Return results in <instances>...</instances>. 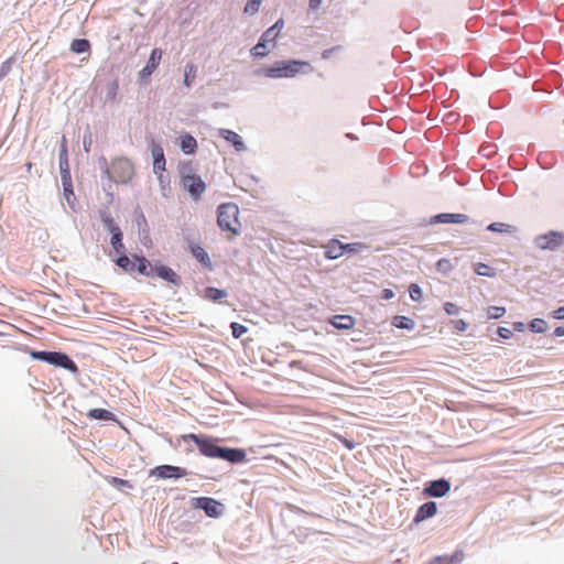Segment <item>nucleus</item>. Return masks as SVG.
Listing matches in <instances>:
<instances>
[{
    "label": "nucleus",
    "mask_w": 564,
    "mask_h": 564,
    "mask_svg": "<svg viewBox=\"0 0 564 564\" xmlns=\"http://www.w3.org/2000/svg\"><path fill=\"white\" fill-rule=\"evenodd\" d=\"M239 208L234 203L221 204L218 207L217 221L223 230L228 231L232 236L238 235L241 231V223L238 218Z\"/></svg>",
    "instance_id": "nucleus-1"
},
{
    "label": "nucleus",
    "mask_w": 564,
    "mask_h": 564,
    "mask_svg": "<svg viewBox=\"0 0 564 564\" xmlns=\"http://www.w3.org/2000/svg\"><path fill=\"white\" fill-rule=\"evenodd\" d=\"M180 185L195 202L199 200L206 191L205 182L199 175L195 174L191 167L182 169Z\"/></svg>",
    "instance_id": "nucleus-2"
},
{
    "label": "nucleus",
    "mask_w": 564,
    "mask_h": 564,
    "mask_svg": "<svg viewBox=\"0 0 564 564\" xmlns=\"http://www.w3.org/2000/svg\"><path fill=\"white\" fill-rule=\"evenodd\" d=\"M304 65H306V63L299 61L280 62L272 67L264 68L263 74L267 77L273 78L292 77L297 74Z\"/></svg>",
    "instance_id": "nucleus-3"
},
{
    "label": "nucleus",
    "mask_w": 564,
    "mask_h": 564,
    "mask_svg": "<svg viewBox=\"0 0 564 564\" xmlns=\"http://www.w3.org/2000/svg\"><path fill=\"white\" fill-rule=\"evenodd\" d=\"M133 166L128 160H116L109 169V176L116 183H127L133 176Z\"/></svg>",
    "instance_id": "nucleus-4"
},
{
    "label": "nucleus",
    "mask_w": 564,
    "mask_h": 564,
    "mask_svg": "<svg viewBox=\"0 0 564 564\" xmlns=\"http://www.w3.org/2000/svg\"><path fill=\"white\" fill-rule=\"evenodd\" d=\"M183 440L184 441L192 440L196 444L197 448L199 449V452L203 455L210 457V458H216L217 452L219 448L216 440H214L212 437H207V436L193 434V433L184 435Z\"/></svg>",
    "instance_id": "nucleus-5"
},
{
    "label": "nucleus",
    "mask_w": 564,
    "mask_h": 564,
    "mask_svg": "<svg viewBox=\"0 0 564 564\" xmlns=\"http://www.w3.org/2000/svg\"><path fill=\"white\" fill-rule=\"evenodd\" d=\"M564 242V235L558 231H549L535 238V245L542 250H555Z\"/></svg>",
    "instance_id": "nucleus-6"
},
{
    "label": "nucleus",
    "mask_w": 564,
    "mask_h": 564,
    "mask_svg": "<svg viewBox=\"0 0 564 564\" xmlns=\"http://www.w3.org/2000/svg\"><path fill=\"white\" fill-rule=\"evenodd\" d=\"M192 506L196 509H202L208 517L217 518L221 513V505L208 497H198L192 499Z\"/></svg>",
    "instance_id": "nucleus-7"
},
{
    "label": "nucleus",
    "mask_w": 564,
    "mask_h": 564,
    "mask_svg": "<svg viewBox=\"0 0 564 564\" xmlns=\"http://www.w3.org/2000/svg\"><path fill=\"white\" fill-rule=\"evenodd\" d=\"M151 475L161 479L167 478H181L187 475L186 469L172 466V465H160L151 470Z\"/></svg>",
    "instance_id": "nucleus-8"
},
{
    "label": "nucleus",
    "mask_w": 564,
    "mask_h": 564,
    "mask_svg": "<svg viewBox=\"0 0 564 564\" xmlns=\"http://www.w3.org/2000/svg\"><path fill=\"white\" fill-rule=\"evenodd\" d=\"M451 490V484L446 479H438L431 481L424 488V495L427 497L441 498L447 495Z\"/></svg>",
    "instance_id": "nucleus-9"
},
{
    "label": "nucleus",
    "mask_w": 564,
    "mask_h": 564,
    "mask_svg": "<svg viewBox=\"0 0 564 564\" xmlns=\"http://www.w3.org/2000/svg\"><path fill=\"white\" fill-rule=\"evenodd\" d=\"M50 364L66 369L73 373L78 372L77 365L64 352L54 351Z\"/></svg>",
    "instance_id": "nucleus-10"
},
{
    "label": "nucleus",
    "mask_w": 564,
    "mask_h": 564,
    "mask_svg": "<svg viewBox=\"0 0 564 564\" xmlns=\"http://www.w3.org/2000/svg\"><path fill=\"white\" fill-rule=\"evenodd\" d=\"M161 58L162 51L160 48L152 50L147 65L139 73L140 77L142 79L148 78L158 68Z\"/></svg>",
    "instance_id": "nucleus-11"
},
{
    "label": "nucleus",
    "mask_w": 564,
    "mask_h": 564,
    "mask_svg": "<svg viewBox=\"0 0 564 564\" xmlns=\"http://www.w3.org/2000/svg\"><path fill=\"white\" fill-rule=\"evenodd\" d=\"M325 252V258L329 260L338 259L344 254V243L340 242L338 239H330L323 246Z\"/></svg>",
    "instance_id": "nucleus-12"
},
{
    "label": "nucleus",
    "mask_w": 564,
    "mask_h": 564,
    "mask_svg": "<svg viewBox=\"0 0 564 564\" xmlns=\"http://www.w3.org/2000/svg\"><path fill=\"white\" fill-rule=\"evenodd\" d=\"M216 458H220L230 463H240L245 459V452L219 446Z\"/></svg>",
    "instance_id": "nucleus-13"
},
{
    "label": "nucleus",
    "mask_w": 564,
    "mask_h": 564,
    "mask_svg": "<svg viewBox=\"0 0 564 564\" xmlns=\"http://www.w3.org/2000/svg\"><path fill=\"white\" fill-rule=\"evenodd\" d=\"M437 512V506L434 501L423 503L416 511L413 521L420 523L429 518H432Z\"/></svg>",
    "instance_id": "nucleus-14"
},
{
    "label": "nucleus",
    "mask_w": 564,
    "mask_h": 564,
    "mask_svg": "<svg viewBox=\"0 0 564 564\" xmlns=\"http://www.w3.org/2000/svg\"><path fill=\"white\" fill-rule=\"evenodd\" d=\"M465 557V554L462 550L455 551L451 555H440L435 556L430 564H460Z\"/></svg>",
    "instance_id": "nucleus-15"
},
{
    "label": "nucleus",
    "mask_w": 564,
    "mask_h": 564,
    "mask_svg": "<svg viewBox=\"0 0 564 564\" xmlns=\"http://www.w3.org/2000/svg\"><path fill=\"white\" fill-rule=\"evenodd\" d=\"M434 220L443 224H465L469 220L465 214H438L434 217Z\"/></svg>",
    "instance_id": "nucleus-16"
},
{
    "label": "nucleus",
    "mask_w": 564,
    "mask_h": 564,
    "mask_svg": "<svg viewBox=\"0 0 564 564\" xmlns=\"http://www.w3.org/2000/svg\"><path fill=\"white\" fill-rule=\"evenodd\" d=\"M154 274L172 284L177 285L180 283L178 275L169 267H165V265L154 267Z\"/></svg>",
    "instance_id": "nucleus-17"
},
{
    "label": "nucleus",
    "mask_w": 564,
    "mask_h": 564,
    "mask_svg": "<svg viewBox=\"0 0 564 564\" xmlns=\"http://www.w3.org/2000/svg\"><path fill=\"white\" fill-rule=\"evenodd\" d=\"M152 156H153V171L154 173H159L160 171H165V158L164 151L159 144H154L152 148Z\"/></svg>",
    "instance_id": "nucleus-18"
},
{
    "label": "nucleus",
    "mask_w": 564,
    "mask_h": 564,
    "mask_svg": "<svg viewBox=\"0 0 564 564\" xmlns=\"http://www.w3.org/2000/svg\"><path fill=\"white\" fill-rule=\"evenodd\" d=\"M329 323L337 329H351L355 326V319L349 315H336Z\"/></svg>",
    "instance_id": "nucleus-19"
},
{
    "label": "nucleus",
    "mask_w": 564,
    "mask_h": 564,
    "mask_svg": "<svg viewBox=\"0 0 564 564\" xmlns=\"http://www.w3.org/2000/svg\"><path fill=\"white\" fill-rule=\"evenodd\" d=\"M133 259L135 260V269L139 271L140 274L147 276L154 275V267L150 263L149 260H147L144 257H139L137 254L133 256Z\"/></svg>",
    "instance_id": "nucleus-20"
},
{
    "label": "nucleus",
    "mask_w": 564,
    "mask_h": 564,
    "mask_svg": "<svg viewBox=\"0 0 564 564\" xmlns=\"http://www.w3.org/2000/svg\"><path fill=\"white\" fill-rule=\"evenodd\" d=\"M191 251H192L193 257L197 261H199L205 268H208V269L212 268V261L209 259V256L203 247L195 245L191 248Z\"/></svg>",
    "instance_id": "nucleus-21"
},
{
    "label": "nucleus",
    "mask_w": 564,
    "mask_h": 564,
    "mask_svg": "<svg viewBox=\"0 0 564 564\" xmlns=\"http://www.w3.org/2000/svg\"><path fill=\"white\" fill-rule=\"evenodd\" d=\"M283 28V21H278L274 25H272L270 29H268L263 35L261 36V41L265 44L274 42L275 37L278 36L279 32Z\"/></svg>",
    "instance_id": "nucleus-22"
},
{
    "label": "nucleus",
    "mask_w": 564,
    "mask_h": 564,
    "mask_svg": "<svg viewBox=\"0 0 564 564\" xmlns=\"http://www.w3.org/2000/svg\"><path fill=\"white\" fill-rule=\"evenodd\" d=\"M111 246L117 253H123L124 245L122 242V232L120 228H115V232L111 234Z\"/></svg>",
    "instance_id": "nucleus-23"
},
{
    "label": "nucleus",
    "mask_w": 564,
    "mask_h": 564,
    "mask_svg": "<svg viewBox=\"0 0 564 564\" xmlns=\"http://www.w3.org/2000/svg\"><path fill=\"white\" fill-rule=\"evenodd\" d=\"M392 325L400 329H413L414 328V322L402 315H397L392 319Z\"/></svg>",
    "instance_id": "nucleus-24"
},
{
    "label": "nucleus",
    "mask_w": 564,
    "mask_h": 564,
    "mask_svg": "<svg viewBox=\"0 0 564 564\" xmlns=\"http://www.w3.org/2000/svg\"><path fill=\"white\" fill-rule=\"evenodd\" d=\"M70 50L76 54L85 53L90 50V43L86 39H76L72 42Z\"/></svg>",
    "instance_id": "nucleus-25"
},
{
    "label": "nucleus",
    "mask_w": 564,
    "mask_h": 564,
    "mask_svg": "<svg viewBox=\"0 0 564 564\" xmlns=\"http://www.w3.org/2000/svg\"><path fill=\"white\" fill-rule=\"evenodd\" d=\"M474 270L478 275H481V276H487V278L496 276V270L494 268H491L490 265L482 263V262L475 263Z\"/></svg>",
    "instance_id": "nucleus-26"
},
{
    "label": "nucleus",
    "mask_w": 564,
    "mask_h": 564,
    "mask_svg": "<svg viewBox=\"0 0 564 564\" xmlns=\"http://www.w3.org/2000/svg\"><path fill=\"white\" fill-rule=\"evenodd\" d=\"M117 265L126 272H133L135 270V260L130 259L127 256H120L117 261Z\"/></svg>",
    "instance_id": "nucleus-27"
},
{
    "label": "nucleus",
    "mask_w": 564,
    "mask_h": 564,
    "mask_svg": "<svg viewBox=\"0 0 564 564\" xmlns=\"http://www.w3.org/2000/svg\"><path fill=\"white\" fill-rule=\"evenodd\" d=\"M487 229L494 232L510 234L514 228L505 223H492L487 227Z\"/></svg>",
    "instance_id": "nucleus-28"
},
{
    "label": "nucleus",
    "mask_w": 564,
    "mask_h": 564,
    "mask_svg": "<svg viewBox=\"0 0 564 564\" xmlns=\"http://www.w3.org/2000/svg\"><path fill=\"white\" fill-rule=\"evenodd\" d=\"M88 416L96 420H111L113 417V414L110 411H107L105 409H94L90 410L88 413Z\"/></svg>",
    "instance_id": "nucleus-29"
},
{
    "label": "nucleus",
    "mask_w": 564,
    "mask_h": 564,
    "mask_svg": "<svg viewBox=\"0 0 564 564\" xmlns=\"http://www.w3.org/2000/svg\"><path fill=\"white\" fill-rule=\"evenodd\" d=\"M225 296H226V292L224 290H219L217 288H207L205 290V297L210 301L216 302V301L221 300Z\"/></svg>",
    "instance_id": "nucleus-30"
},
{
    "label": "nucleus",
    "mask_w": 564,
    "mask_h": 564,
    "mask_svg": "<svg viewBox=\"0 0 564 564\" xmlns=\"http://www.w3.org/2000/svg\"><path fill=\"white\" fill-rule=\"evenodd\" d=\"M196 76V67L189 63L185 67L184 84L189 87Z\"/></svg>",
    "instance_id": "nucleus-31"
},
{
    "label": "nucleus",
    "mask_w": 564,
    "mask_h": 564,
    "mask_svg": "<svg viewBox=\"0 0 564 564\" xmlns=\"http://www.w3.org/2000/svg\"><path fill=\"white\" fill-rule=\"evenodd\" d=\"M344 254L359 253L365 249L361 242L344 243Z\"/></svg>",
    "instance_id": "nucleus-32"
},
{
    "label": "nucleus",
    "mask_w": 564,
    "mask_h": 564,
    "mask_svg": "<svg viewBox=\"0 0 564 564\" xmlns=\"http://www.w3.org/2000/svg\"><path fill=\"white\" fill-rule=\"evenodd\" d=\"M506 314V308L502 306H489L487 308V315L490 319H498Z\"/></svg>",
    "instance_id": "nucleus-33"
},
{
    "label": "nucleus",
    "mask_w": 564,
    "mask_h": 564,
    "mask_svg": "<svg viewBox=\"0 0 564 564\" xmlns=\"http://www.w3.org/2000/svg\"><path fill=\"white\" fill-rule=\"evenodd\" d=\"M53 352L54 351L31 350L29 354H30L31 358H33L35 360H41V361H45V362L50 364Z\"/></svg>",
    "instance_id": "nucleus-34"
},
{
    "label": "nucleus",
    "mask_w": 564,
    "mask_h": 564,
    "mask_svg": "<svg viewBox=\"0 0 564 564\" xmlns=\"http://www.w3.org/2000/svg\"><path fill=\"white\" fill-rule=\"evenodd\" d=\"M59 170H70L69 162H68V155H67V149L66 145L63 144L59 151Z\"/></svg>",
    "instance_id": "nucleus-35"
},
{
    "label": "nucleus",
    "mask_w": 564,
    "mask_h": 564,
    "mask_svg": "<svg viewBox=\"0 0 564 564\" xmlns=\"http://www.w3.org/2000/svg\"><path fill=\"white\" fill-rule=\"evenodd\" d=\"M409 294H410V297H411L412 301H414V302H421L422 301L423 294H422V290L419 286V284L412 283L409 286Z\"/></svg>",
    "instance_id": "nucleus-36"
},
{
    "label": "nucleus",
    "mask_w": 564,
    "mask_h": 564,
    "mask_svg": "<svg viewBox=\"0 0 564 564\" xmlns=\"http://www.w3.org/2000/svg\"><path fill=\"white\" fill-rule=\"evenodd\" d=\"M546 322L542 318H534L531 323H530V329L533 332V333H544L546 330Z\"/></svg>",
    "instance_id": "nucleus-37"
},
{
    "label": "nucleus",
    "mask_w": 564,
    "mask_h": 564,
    "mask_svg": "<svg viewBox=\"0 0 564 564\" xmlns=\"http://www.w3.org/2000/svg\"><path fill=\"white\" fill-rule=\"evenodd\" d=\"M63 189H64V197H65L67 204L69 205V207L72 209L75 210L76 197H75V194H74L73 186L72 187L64 186Z\"/></svg>",
    "instance_id": "nucleus-38"
},
{
    "label": "nucleus",
    "mask_w": 564,
    "mask_h": 564,
    "mask_svg": "<svg viewBox=\"0 0 564 564\" xmlns=\"http://www.w3.org/2000/svg\"><path fill=\"white\" fill-rule=\"evenodd\" d=\"M497 152V147H496V143H486V144H482L479 150H478V153L484 155V156H491L494 154H496Z\"/></svg>",
    "instance_id": "nucleus-39"
},
{
    "label": "nucleus",
    "mask_w": 564,
    "mask_h": 564,
    "mask_svg": "<svg viewBox=\"0 0 564 564\" xmlns=\"http://www.w3.org/2000/svg\"><path fill=\"white\" fill-rule=\"evenodd\" d=\"M165 171H160L158 174L159 183L163 191L170 188V176L169 174H164Z\"/></svg>",
    "instance_id": "nucleus-40"
},
{
    "label": "nucleus",
    "mask_w": 564,
    "mask_h": 564,
    "mask_svg": "<svg viewBox=\"0 0 564 564\" xmlns=\"http://www.w3.org/2000/svg\"><path fill=\"white\" fill-rule=\"evenodd\" d=\"M101 220L104 223V226L109 230L110 234L115 232V228H119L118 225L113 221V219L108 215H104Z\"/></svg>",
    "instance_id": "nucleus-41"
},
{
    "label": "nucleus",
    "mask_w": 564,
    "mask_h": 564,
    "mask_svg": "<svg viewBox=\"0 0 564 564\" xmlns=\"http://www.w3.org/2000/svg\"><path fill=\"white\" fill-rule=\"evenodd\" d=\"M252 54L254 56H264L267 54V44L263 43L261 40L259 43L252 48Z\"/></svg>",
    "instance_id": "nucleus-42"
},
{
    "label": "nucleus",
    "mask_w": 564,
    "mask_h": 564,
    "mask_svg": "<svg viewBox=\"0 0 564 564\" xmlns=\"http://www.w3.org/2000/svg\"><path fill=\"white\" fill-rule=\"evenodd\" d=\"M109 482L112 486H115L116 488H122V487L131 488L132 487L128 480H124V479H121V478H117V477H112L109 480Z\"/></svg>",
    "instance_id": "nucleus-43"
},
{
    "label": "nucleus",
    "mask_w": 564,
    "mask_h": 564,
    "mask_svg": "<svg viewBox=\"0 0 564 564\" xmlns=\"http://www.w3.org/2000/svg\"><path fill=\"white\" fill-rule=\"evenodd\" d=\"M61 180L63 187L68 186L72 187V176H70V170L61 171Z\"/></svg>",
    "instance_id": "nucleus-44"
},
{
    "label": "nucleus",
    "mask_w": 564,
    "mask_h": 564,
    "mask_svg": "<svg viewBox=\"0 0 564 564\" xmlns=\"http://www.w3.org/2000/svg\"><path fill=\"white\" fill-rule=\"evenodd\" d=\"M230 327L232 329V335L236 338H239L246 332V327L238 323H231Z\"/></svg>",
    "instance_id": "nucleus-45"
},
{
    "label": "nucleus",
    "mask_w": 564,
    "mask_h": 564,
    "mask_svg": "<svg viewBox=\"0 0 564 564\" xmlns=\"http://www.w3.org/2000/svg\"><path fill=\"white\" fill-rule=\"evenodd\" d=\"M444 311H445V312H446V314H448V315H456V314H458L459 308H458V306H457L455 303L446 302V303L444 304Z\"/></svg>",
    "instance_id": "nucleus-46"
},
{
    "label": "nucleus",
    "mask_w": 564,
    "mask_h": 564,
    "mask_svg": "<svg viewBox=\"0 0 564 564\" xmlns=\"http://www.w3.org/2000/svg\"><path fill=\"white\" fill-rule=\"evenodd\" d=\"M454 329L457 332H465L468 327V324L464 319H457L453 322Z\"/></svg>",
    "instance_id": "nucleus-47"
},
{
    "label": "nucleus",
    "mask_w": 564,
    "mask_h": 564,
    "mask_svg": "<svg viewBox=\"0 0 564 564\" xmlns=\"http://www.w3.org/2000/svg\"><path fill=\"white\" fill-rule=\"evenodd\" d=\"M182 144V151L185 154H192L195 152L197 143H181Z\"/></svg>",
    "instance_id": "nucleus-48"
},
{
    "label": "nucleus",
    "mask_w": 564,
    "mask_h": 564,
    "mask_svg": "<svg viewBox=\"0 0 564 564\" xmlns=\"http://www.w3.org/2000/svg\"><path fill=\"white\" fill-rule=\"evenodd\" d=\"M118 88H119V85L117 82H113L110 87H109V91H108V96L110 99H115L116 96H117V93H118Z\"/></svg>",
    "instance_id": "nucleus-49"
},
{
    "label": "nucleus",
    "mask_w": 564,
    "mask_h": 564,
    "mask_svg": "<svg viewBox=\"0 0 564 564\" xmlns=\"http://www.w3.org/2000/svg\"><path fill=\"white\" fill-rule=\"evenodd\" d=\"M498 334L500 337L505 338V339H508L511 337L512 335V332L509 329V328H506V327H499L498 328Z\"/></svg>",
    "instance_id": "nucleus-50"
},
{
    "label": "nucleus",
    "mask_w": 564,
    "mask_h": 564,
    "mask_svg": "<svg viewBox=\"0 0 564 564\" xmlns=\"http://www.w3.org/2000/svg\"><path fill=\"white\" fill-rule=\"evenodd\" d=\"M394 296V292L391 289H384L381 293L382 300H391Z\"/></svg>",
    "instance_id": "nucleus-51"
},
{
    "label": "nucleus",
    "mask_w": 564,
    "mask_h": 564,
    "mask_svg": "<svg viewBox=\"0 0 564 564\" xmlns=\"http://www.w3.org/2000/svg\"><path fill=\"white\" fill-rule=\"evenodd\" d=\"M221 137L225 138L227 141H235V139L238 137L235 132L231 131H224L221 133Z\"/></svg>",
    "instance_id": "nucleus-52"
},
{
    "label": "nucleus",
    "mask_w": 564,
    "mask_h": 564,
    "mask_svg": "<svg viewBox=\"0 0 564 564\" xmlns=\"http://www.w3.org/2000/svg\"><path fill=\"white\" fill-rule=\"evenodd\" d=\"M553 317L556 319H563L564 318V306L558 307L553 312Z\"/></svg>",
    "instance_id": "nucleus-53"
},
{
    "label": "nucleus",
    "mask_w": 564,
    "mask_h": 564,
    "mask_svg": "<svg viewBox=\"0 0 564 564\" xmlns=\"http://www.w3.org/2000/svg\"><path fill=\"white\" fill-rule=\"evenodd\" d=\"M322 3V0H310L308 6L312 10H316Z\"/></svg>",
    "instance_id": "nucleus-54"
},
{
    "label": "nucleus",
    "mask_w": 564,
    "mask_h": 564,
    "mask_svg": "<svg viewBox=\"0 0 564 564\" xmlns=\"http://www.w3.org/2000/svg\"><path fill=\"white\" fill-rule=\"evenodd\" d=\"M554 335L557 336V337L564 336V326L556 327L555 330H554Z\"/></svg>",
    "instance_id": "nucleus-55"
},
{
    "label": "nucleus",
    "mask_w": 564,
    "mask_h": 564,
    "mask_svg": "<svg viewBox=\"0 0 564 564\" xmlns=\"http://www.w3.org/2000/svg\"><path fill=\"white\" fill-rule=\"evenodd\" d=\"M261 1L262 0H250L251 7H252V11H258Z\"/></svg>",
    "instance_id": "nucleus-56"
},
{
    "label": "nucleus",
    "mask_w": 564,
    "mask_h": 564,
    "mask_svg": "<svg viewBox=\"0 0 564 564\" xmlns=\"http://www.w3.org/2000/svg\"><path fill=\"white\" fill-rule=\"evenodd\" d=\"M514 329L518 332H522L524 329V324L521 322L514 323Z\"/></svg>",
    "instance_id": "nucleus-57"
},
{
    "label": "nucleus",
    "mask_w": 564,
    "mask_h": 564,
    "mask_svg": "<svg viewBox=\"0 0 564 564\" xmlns=\"http://www.w3.org/2000/svg\"><path fill=\"white\" fill-rule=\"evenodd\" d=\"M181 141L192 142V141H196V140L191 134H185L184 137H182Z\"/></svg>",
    "instance_id": "nucleus-58"
},
{
    "label": "nucleus",
    "mask_w": 564,
    "mask_h": 564,
    "mask_svg": "<svg viewBox=\"0 0 564 564\" xmlns=\"http://www.w3.org/2000/svg\"><path fill=\"white\" fill-rule=\"evenodd\" d=\"M234 144H235V147H236V149H237L238 151L243 150V144H245V143L239 142V143H234Z\"/></svg>",
    "instance_id": "nucleus-59"
}]
</instances>
